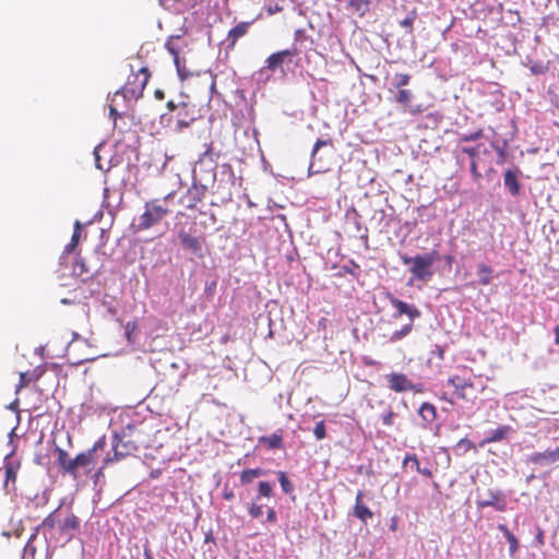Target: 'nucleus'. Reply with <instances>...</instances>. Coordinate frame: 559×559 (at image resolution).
Returning a JSON list of instances; mask_svg holds the SVG:
<instances>
[{
  "instance_id": "nucleus-20",
  "label": "nucleus",
  "mask_w": 559,
  "mask_h": 559,
  "mask_svg": "<svg viewBox=\"0 0 559 559\" xmlns=\"http://www.w3.org/2000/svg\"><path fill=\"white\" fill-rule=\"evenodd\" d=\"M80 526V520L76 515H74L73 513L69 514L63 523L61 524L60 526V531L62 534L69 536V538H71V533L73 531H76Z\"/></svg>"
},
{
  "instance_id": "nucleus-39",
  "label": "nucleus",
  "mask_w": 559,
  "mask_h": 559,
  "mask_svg": "<svg viewBox=\"0 0 559 559\" xmlns=\"http://www.w3.org/2000/svg\"><path fill=\"white\" fill-rule=\"evenodd\" d=\"M490 146L497 152L499 156V163H503L507 157V152L504 148L506 143L503 145H500L498 141H493L491 142Z\"/></svg>"
},
{
  "instance_id": "nucleus-33",
  "label": "nucleus",
  "mask_w": 559,
  "mask_h": 559,
  "mask_svg": "<svg viewBox=\"0 0 559 559\" xmlns=\"http://www.w3.org/2000/svg\"><path fill=\"white\" fill-rule=\"evenodd\" d=\"M159 1V4L168 10V11H174V12H185L183 9L180 7L178 0H158Z\"/></svg>"
},
{
  "instance_id": "nucleus-16",
  "label": "nucleus",
  "mask_w": 559,
  "mask_h": 559,
  "mask_svg": "<svg viewBox=\"0 0 559 559\" xmlns=\"http://www.w3.org/2000/svg\"><path fill=\"white\" fill-rule=\"evenodd\" d=\"M251 24H252V22H240L235 27H233L228 32V36H227V39L229 40L228 46L231 48L235 47L237 40L248 33L249 26Z\"/></svg>"
},
{
  "instance_id": "nucleus-27",
  "label": "nucleus",
  "mask_w": 559,
  "mask_h": 559,
  "mask_svg": "<svg viewBox=\"0 0 559 559\" xmlns=\"http://www.w3.org/2000/svg\"><path fill=\"white\" fill-rule=\"evenodd\" d=\"M412 99H413V93L411 90H407V88L397 90V95L395 98L396 103L401 104L405 108H409Z\"/></svg>"
},
{
  "instance_id": "nucleus-46",
  "label": "nucleus",
  "mask_w": 559,
  "mask_h": 559,
  "mask_svg": "<svg viewBox=\"0 0 559 559\" xmlns=\"http://www.w3.org/2000/svg\"><path fill=\"white\" fill-rule=\"evenodd\" d=\"M413 23H414V17L406 16L404 20H402L400 22V25L404 28H407L409 31V33H412L413 32Z\"/></svg>"
},
{
  "instance_id": "nucleus-19",
  "label": "nucleus",
  "mask_w": 559,
  "mask_h": 559,
  "mask_svg": "<svg viewBox=\"0 0 559 559\" xmlns=\"http://www.w3.org/2000/svg\"><path fill=\"white\" fill-rule=\"evenodd\" d=\"M418 413H419L421 420L426 425H429L437 419V408L431 403H428V402L423 403L419 407Z\"/></svg>"
},
{
  "instance_id": "nucleus-45",
  "label": "nucleus",
  "mask_w": 559,
  "mask_h": 559,
  "mask_svg": "<svg viewBox=\"0 0 559 559\" xmlns=\"http://www.w3.org/2000/svg\"><path fill=\"white\" fill-rule=\"evenodd\" d=\"M395 414L392 409H389L385 414L382 415V423L385 426H392L394 424Z\"/></svg>"
},
{
  "instance_id": "nucleus-31",
  "label": "nucleus",
  "mask_w": 559,
  "mask_h": 559,
  "mask_svg": "<svg viewBox=\"0 0 559 559\" xmlns=\"http://www.w3.org/2000/svg\"><path fill=\"white\" fill-rule=\"evenodd\" d=\"M332 146L333 143L331 140H317V142L314 143V146L312 148V152H311V164H310V167L309 169H311L313 167V164H314V159L317 157V154H318V151L323 147V146Z\"/></svg>"
},
{
  "instance_id": "nucleus-42",
  "label": "nucleus",
  "mask_w": 559,
  "mask_h": 559,
  "mask_svg": "<svg viewBox=\"0 0 559 559\" xmlns=\"http://www.w3.org/2000/svg\"><path fill=\"white\" fill-rule=\"evenodd\" d=\"M272 486L267 481H260L259 483V492L261 496L270 498L272 496Z\"/></svg>"
},
{
  "instance_id": "nucleus-26",
  "label": "nucleus",
  "mask_w": 559,
  "mask_h": 559,
  "mask_svg": "<svg viewBox=\"0 0 559 559\" xmlns=\"http://www.w3.org/2000/svg\"><path fill=\"white\" fill-rule=\"evenodd\" d=\"M264 475V471L261 468H249L245 469L240 474V483L247 485L253 481L254 478Z\"/></svg>"
},
{
  "instance_id": "nucleus-43",
  "label": "nucleus",
  "mask_w": 559,
  "mask_h": 559,
  "mask_svg": "<svg viewBox=\"0 0 559 559\" xmlns=\"http://www.w3.org/2000/svg\"><path fill=\"white\" fill-rule=\"evenodd\" d=\"M248 512L253 519H258L263 514L262 506L252 502L248 508Z\"/></svg>"
},
{
  "instance_id": "nucleus-28",
  "label": "nucleus",
  "mask_w": 559,
  "mask_h": 559,
  "mask_svg": "<svg viewBox=\"0 0 559 559\" xmlns=\"http://www.w3.org/2000/svg\"><path fill=\"white\" fill-rule=\"evenodd\" d=\"M411 81V75L407 73H396L393 78V85L396 90L404 88L408 85Z\"/></svg>"
},
{
  "instance_id": "nucleus-64",
  "label": "nucleus",
  "mask_w": 559,
  "mask_h": 559,
  "mask_svg": "<svg viewBox=\"0 0 559 559\" xmlns=\"http://www.w3.org/2000/svg\"><path fill=\"white\" fill-rule=\"evenodd\" d=\"M35 537H36V534H33V535L31 536V538H29V540H28V543H27V544H31Z\"/></svg>"
},
{
  "instance_id": "nucleus-52",
  "label": "nucleus",
  "mask_w": 559,
  "mask_h": 559,
  "mask_svg": "<svg viewBox=\"0 0 559 559\" xmlns=\"http://www.w3.org/2000/svg\"><path fill=\"white\" fill-rule=\"evenodd\" d=\"M471 171H472V174H473V176H474L475 178H478V177L480 176V175H479V173H478V170H477V163H476V160H475V159H473V160L471 162Z\"/></svg>"
},
{
  "instance_id": "nucleus-18",
  "label": "nucleus",
  "mask_w": 559,
  "mask_h": 559,
  "mask_svg": "<svg viewBox=\"0 0 559 559\" xmlns=\"http://www.w3.org/2000/svg\"><path fill=\"white\" fill-rule=\"evenodd\" d=\"M503 183L513 197L520 193V183L518 180V175L513 170H506L503 175Z\"/></svg>"
},
{
  "instance_id": "nucleus-14",
  "label": "nucleus",
  "mask_w": 559,
  "mask_h": 559,
  "mask_svg": "<svg viewBox=\"0 0 559 559\" xmlns=\"http://www.w3.org/2000/svg\"><path fill=\"white\" fill-rule=\"evenodd\" d=\"M512 428L509 425L500 426L497 429L490 431L488 436L479 442V447H485L489 443L500 442L508 438Z\"/></svg>"
},
{
  "instance_id": "nucleus-12",
  "label": "nucleus",
  "mask_w": 559,
  "mask_h": 559,
  "mask_svg": "<svg viewBox=\"0 0 559 559\" xmlns=\"http://www.w3.org/2000/svg\"><path fill=\"white\" fill-rule=\"evenodd\" d=\"M178 237H179V240H180L182 247L186 250L192 252L197 257H200V258L203 257L202 243L198 237L192 236L185 230H180L178 233Z\"/></svg>"
},
{
  "instance_id": "nucleus-61",
  "label": "nucleus",
  "mask_w": 559,
  "mask_h": 559,
  "mask_svg": "<svg viewBox=\"0 0 559 559\" xmlns=\"http://www.w3.org/2000/svg\"><path fill=\"white\" fill-rule=\"evenodd\" d=\"M421 111H423V109L419 106L409 109L411 114H419Z\"/></svg>"
},
{
  "instance_id": "nucleus-44",
  "label": "nucleus",
  "mask_w": 559,
  "mask_h": 559,
  "mask_svg": "<svg viewBox=\"0 0 559 559\" xmlns=\"http://www.w3.org/2000/svg\"><path fill=\"white\" fill-rule=\"evenodd\" d=\"M481 135H483V130L479 129V130H477L475 132L462 135L461 139H460V142L476 141V140L480 139Z\"/></svg>"
},
{
  "instance_id": "nucleus-9",
  "label": "nucleus",
  "mask_w": 559,
  "mask_h": 559,
  "mask_svg": "<svg viewBox=\"0 0 559 559\" xmlns=\"http://www.w3.org/2000/svg\"><path fill=\"white\" fill-rule=\"evenodd\" d=\"M476 506L478 509L492 507L495 510L502 512L507 509V501L501 491L488 489L485 493H477Z\"/></svg>"
},
{
  "instance_id": "nucleus-58",
  "label": "nucleus",
  "mask_w": 559,
  "mask_h": 559,
  "mask_svg": "<svg viewBox=\"0 0 559 559\" xmlns=\"http://www.w3.org/2000/svg\"><path fill=\"white\" fill-rule=\"evenodd\" d=\"M554 333H555V344L559 345V325L555 326Z\"/></svg>"
},
{
  "instance_id": "nucleus-53",
  "label": "nucleus",
  "mask_w": 559,
  "mask_h": 559,
  "mask_svg": "<svg viewBox=\"0 0 559 559\" xmlns=\"http://www.w3.org/2000/svg\"><path fill=\"white\" fill-rule=\"evenodd\" d=\"M109 115L114 119L115 122L117 121L118 117L120 116L119 112L117 111V109L112 106L109 107Z\"/></svg>"
},
{
  "instance_id": "nucleus-11",
  "label": "nucleus",
  "mask_w": 559,
  "mask_h": 559,
  "mask_svg": "<svg viewBox=\"0 0 559 559\" xmlns=\"http://www.w3.org/2000/svg\"><path fill=\"white\" fill-rule=\"evenodd\" d=\"M559 461V447L535 452L528 455L527 462L534 465L545 466Z\"/></svg>"
},
{
  "instance_id": "nucleus-54",
  "label": "nucleus",
  "mask_w": 559,
  "mask_h": 559,
  "mask_svg": "<svg viewBox=\"0 0 559 559\" xmlns=\"http://www.w3.org/2000/svg\"><path fill=\"white\" fill-rule=\"evenodd\" d=\"M416 472L421 474V475H424V476H426V477H431L432 476V472L429 468H426V467L421 468L419 466V471H416Z\"/></svg>"
},
{
  "instance_id": "nucleus-32",
  "label": "nucleus",
  "mask_w": 559,
  "mask_h": 559,
  "mask_svg": "<svg viewBox=\"0 0 559 559\" xmlns=\"http://www.w3.org/2000/svg\"><path fill=\"white\" fill-rule=\"evenodd\" d=\"M411 467L413 471H419V461L416 454H407L403 460V467Z\"/></svg>"
},
{
  "instance_id": "nucleus-23",
  "label": "nucleus",
  "mask_w": 559,
  "mask_h": 559,
  "mask_svg": "<svg viewBox=\"0 0 559 559\" xmlns=\"http://www.w3.org/2000/svg\"><path fill=\"white\" fill-rule=\"evenodd\" d=\"M115 442L112 443V451L114 455L110 456L109 454L104 460V465H108L109 463H112L114 461H118L127 455L126 451L120 450L121 447V440L118 439V437H115Z\"/></svg>"
},
{
  "instance_id": "nucleus-8",
  "label": "nucleus",
  "mask_w": 559,
  "mask_h": 559,
  "mask_svg": "<svg viewBox=\"0 0 559 559\" xmlns=\"http://www.w3.org/2000/svg\"><path fill=\"white\" fill-rule=\"evenodd\" d=\"M388 388L396 393L406 391H414L415 393L423 392L421 384H415L404 373L392 372L385 376Z\"/></svg>"
},
{
  "instance_id": "nucleus-22",
  "label": "nucleus",
  "mask_w": 559,
  "mask_h": 559,
  "mask_svg": "<svg viewBox=\"0 0 559 559\" xmlns=\"http://www.w3.org/2000/svg\"><path fill=\"white\" fill-rule=\"evenodd\" d=\"M166 48L174 58V62L176 64L177 72H178V75L180 76V79L181 80L188 79L191 75V72L188 69L180 68V58H179L178 51L170 44H167Z\"/></svg>"
},
{
  "instance_id": "nucleus-49",
  "label": "nucleus",
  "mask_w": 559,
  "mask_h": 559,
  "mask_svg": "<svg viewBox=\"0 0 559 559\" xmlns=\"http://www.w3.org/2000/svg\"><path fill=\"white\" fill-rule=\"evenodd\" d=\"M531 71L534 73V74H543L545 73L546 71V67H544L543 64H533L531 67Z\"/></svg>"
},
{
  "instance_id": "nucleus-1",
  "label": "nucleus",
  "mask_w": 559,
  "mask_h": 559,
  "mask_svg": "<svg viewBox=\"0 0 559 559\" xmlns=\"http://www.w3.org/2000/svg\"><path fill=\"white\" fill-rule=\"evenodd\" d=\"M447 384L452 386V394L456 400L467 403H474L486 389L485 384L478 385L474 381L472 369L465 366L457 368V372L448 378Z\"/></svg>"
},
{
  "instance_id": "nucleus-3",
  "label": "nucleus",
  "mask_w": 559,
  "mask_h": 559,
  "mask_svg": "<svg viewBox=\"0 0 559 559\" xmlns=\"http://www.w3.org/2000/svg\"><path fill=\"white\" fill-rule=\"evenodd\" d=\"M402 263L409 266V272L413 278L428 282L433 276L435 272L432 265L438 260V252L431 251L426 254H417L415 257H408L407 254L401 255Z\"/></svg>"
},
{
  "instance_id": "nucleus-48",
  "label": "nucleus",
  "mask_w": 559,
  "mask_h": 559,
  "mask_svg": "<svg viewBox=\"0 0 559 559\" xmlns=\"http://www.w3.org/2000/svg\"><path fill=\"white\" fill-rule=\"evenodd\" d=\"M29 383V379L27 378V374L24 372L20 373V383L17 385V390L26 386Z\"/></svg>"
},
{
  "instance_id": "nucleus-56",
  "label": "nucleus",
  "mask_w": 559,
  "mask_h": 559,
  "mask_svg": "<svg viewBox=\"0 0 559 559\" xmlns=\"http://www.w3.org/2000/svg\"><path fill=\"white\" fill-rule=\"evenodd\" d=\"M498 530L503 533V536L507 537V535L512 534V532L509 531V528L504 524H499Z\"/></svg>"
},
{
  "instance_id": "nucleus-10",
  "label": "nucleus",
  "mask_w": 559,
  "mask_h": 559,
  "mask_svg": "<svg viewBox=\"0 0 559 559\" xmlns=\"http://www.w3.org/2000/svg\"><path fill=\"white\" fill-rule=\"evenodd\" d=\"M206 187L193 183L181 197V203L189 210H194L205 197Z\"/></svg>"
},
{
  "instance_id": "nucleus-4",
  "label": "nucleus",
  "mask_w": 559,
  "mask_h": 559,
  "mask_svg": "<svg viewBox=\"0 0 559 559\" xmlns=\"http://www.w3.org/2000/svg\"><path fill=\"white\" fill-rule=\"evenodd\" d=\"M174 195L173 192L168 193L163 200L153 199L145 203L144 212L139 217L138 229L147 230L154 225L160 223L166 217L170 210L163 204Z\"/></svg>"
},
{
  "instance_id": "nucleus-25",
  "label": "nucleus",
  "mask_w": 559,
  "mask_h": 559,
  "mask_svg": "<svg viewBox=\"0 0 559 559\" xmlns=\"http://www.w3.org/2000/svg\"><path fill=\"white\" fill-rule=\"evenodd\" d=\"M81 231H82V224L80 221H76L74 223V231H73V235L71 237V240L70 242L66 246V249L64 251L67 253H70L72 252L79 245L80 242V237H81Z\"/></svg>"
},
{
  "instance_id": "nucleus-21",
  "label": "nucleus",
  "mask_w": 559,
  "mask_h": 559,
  "mask_svg": "<svg viewBox=\"0 0 559 559\" xmlns=\"http://www.w3.org/2000/svg\"><path fill=\"white\" fill-rule=\"evenodd\" d=\"M492 267L485 264V263H479L477 265V274L479 276V284L483 285V286H487L491 283V280H492Z\"/></svg>"
},
{
  "instance_id": "nucleus-50",
  "label": "nucleus",
  "mask_w": 559,
  "mask_h": 559,
  "mask_svg": "<svg viewBox=\"0 0 559 559\" xmlns=\"http://www.w3.org/2000/svg\"><path fill=\"white\" fill-rule=\"evenodd\" d=\"M223 498L225 500H233L235 498V493L231 489H229L228 487H225L223 490Z\"/></svg>"
},
{
  "instance_id": "nucleus-34",
  "label": "nucleus",
  "mask_w": 559,
  "mask_h": 559,
  "mask_svg": "<svg viewBox=\"0 0 559 559\" xmlns=\"http://www.w3.org/2000/svg\"><path fill=\"white\" fill-rule=\"evenodd\" d=\"M60 510V507L55 510L53 512L49 513L44 520H43V527H47L49 530L53 528L58 522L57 519V512Z\"/></svg>"
},
{
  "instance_id": "nucleus-60",
  "label": "nucleus",
  "mask_w": 559,
  "mask_h": 559,
  "mask_svg": "<svg viewBox=\"0 0 559 559\" xmlns=\"http://www.w3.org/2000/svg\"><path fill=\"white\" fill-rule=\"evenodd\" d=\"M144 559H154L153 556H152V552H151V549L145 547L144 548Z\"/></svg>"
},
{
  "instance_id": "nucleus-15",
  "label": "nucleus",
  "mask_w": 559,
  "mask_h": 559,
  "mask_svg": "<svg viewBox=\"0 0 559 559\" xmlns=\"http://www.w3.org/2000/svg\"><path fill=\"white\" fill-rule=\"evenodd\" d=\"M259 443L269 450H280L284 448L283 430H277L271 436H262L259 438Z\"/></svg>"
},
{
  "instance_id": "nucleus-17",
  "label": "nucleus",
  "mask_w": 559,
  "mask_h": 559,
  "mask_svg": "<svg viewBox=\"0 0 559 559\" xmlns=\"http://www.w3.org/2000/svg\"><path fill=\"white\" fill-rule=\"evenodd\" d=\"M56 451L58 454L57 463H58L59 468L63 473L70 474L74 478V468H70L73 459H70L68 452L61 448H57Z\"/></svg>"
},
{
  "instance_id": "nucleus-62",
  "label": "nucleus",
  "mask_w": 559,
  "mask_h": 559,
  "mask_svg": "<svg viewBox=\"0 0 559 559\" xmlns=\"http://www.w3.org/2000/svg\"><path fill=\"white\" fill-rule=\"evenodd\" d=\"M537 543H538L539 546L544 545L542 532L537 536Z\"/></svg>"
},
{
  "instance_id": "nucleus-57",
  "label": "nucleus",
  "mask_w": 559,
  "mask_h": 559,
  "mask_svg": "<svg viewBox=\"0 0 559 559\" xmlns=\"http://www.w3.org/2000/svg\"><path fill=\"white\" fill-rule=\"evenodd\" d=\"M154 96L156 99L163 100L165 98V93L162 90H155Z\"/></svg>"
},
{
  "instance_id": "nucleus-2",
  "label": "nucleus",
  "mask_w": 559,
  "mask_h": 559,
  "mask_svg": "<svg viewBox=\"0 0 559 559\" xmlns=\"http://www.w3.org/2000/svg\"><path fill=\"white\" fill-rule=\"evenodd\" d=\"M166 107L169 114L163 115L162 120L174 123V130L177 132L189 128L197 120L194 105L187 95H183L177 103L168 100Z\"/></svg>"
},
{
  "instance_id": "nucleus-47",
  "label": "nucleus",
  "mask_w": 559,
  "mask_h": 559,
  "mask_svg": "<svg viewBox=\"0 0 559 559\" xmlns=\"http://www.w3.org/2000/svg\"><path fill=\"white\" fill-rule=\"evenodd\" d=\"M462 151H463V153L467 154L472 158V160L475 159V157L478 154L477 147H474V146L473 147H464Z\"/></svg>"
},
{
  "instance_id": "nucleus-51",
  "label": "nucleus",
  "mask_w": 559,
  "mask_h": 559,
  "mask_svg": "<svg viewBox=\"0 0 559 559\" xmlns=\"http://www.w3.org/2000/svg\"><path fill=\"white\" fill-rule=\"evenodd\" d=\"M276 519H277V516H276L275 510L273 508L269 509L267 515H266L267 522L274 523V522H276Z\"/></svg>"
},
{
  "instance_id": "nucleus-36",
  "label": "nucleus",
  "mask_w": 559,
  "mask_h": 559,
  "mask_svg": "<svg viewBox=\"0 0 559 559\" xmlns=\"http://www.w3.org/2000/svg\"><path fill=\"white\" fill-rule=\"evenodd\" d=\"M73 272L76 275L82 276L84 274L90 273V269L86 265V263L83 261V259H76L74 262V265H73Z\"/></svg>"
},
{
  "instance_id": "nucleus-63",
  "label": "nucleus",
  "mask_w": 559,
  "mask_h": 559,
  "mask_svg": "<svg viewBox=\"0 0 559 559\" xmlns=\"http://www.w3.org/2000/svg\"><path fill=\"white\" fill-rule=\"evenodd\" d=\"M130 325H131V323H128V324H127V332H126V333H127V337H128L129 340H130V336H131Z\"/></svg>"
},
{
  "instance_id": "nucleus-55",
  "label": "nucleus",
  "mask_w": 559,
  "mask_h": 559,
  "mask_svg": "<svg viewBox=\"0 0 559 559\" xmlns=\"http://www.w3.org/2000/svg\"><path fill=\"white\" fill-rule=\"evenodd\" d=\"M212 150H213V147H212V143H211V144H209L206 151L202 154L203 158L209 157L211 160H213Z\"/></svg>"
},
{
  "instance_id": "nucleus-41",
  "label": "nucleus",
  "mask_w": 559,
  "mask_h": 559,
  "mask_svg": "<svg viewBox=\"0 0 559 559\" xmlns=\"http://www.w3.org/2000/svg\"><path fill=\"white\" fill-rule=\"evenodd\" d=\"M180 7L183 9V11H189L198 7L203 2V0H178Z\"/></svg>"
},
{
  "instance_id": "nucleus-35",
  "label": "nucleus",
  "mask_w": 559,
  "mask_h": 559,
  "mask_svg": "<svg viewBox=\"0 0 559 559\" xmlns=\"http://www.w3.org/2000/svg\"><path fill=\"white\" fill-rule=\"evenodd\" d=\"M455 449L462 450L463 453H466L471 450L476 451L475 444L467 438H462L457 441Z\"/></svg>"
},
{
  "instance_id": "nucleus-24",
  "label": "nucleus",
  "mask_w": 559,
  "mask_h": 559,
  "mask_svg": "<svg viewBox=\"0 0 559 559\" xmlns=\"http://www.w3.org/2000/svg\"><path fill=\"white\" fill-rule=\"evenodd\" d=\"M265 63V68L269 71L275 72L282 68L283 63H285V59L282 56H280V53L276 51L266 58Z\"/></svg>"
},
{
  "instance_id": "nucleus-6",
  "label": "nucleus",
  "mask_w": 559,
  "mask_h": 559,
  "mask_svg": "<svg viewBox=\"0 0 559 559\" xmlns=\"http://www.w3.org/2000/svg\"><path fill=\"white\" fill-rule=\"evenodd\" d=\"M151 78L147 68L143 67L133 72L121 88L124 98L139 99L142 97L145 86Z\"/></svg>"
},
{
  "instance_id": "nucleus-7",
  "label": "nucleus",
  "mask_w": 559,
  "mask_h": 559,
  "mask_svg": "<svg viewBox=\"0 0 559 559\" xmlns=\"http://www.w3.org/2000/svg\"><path fill=\"white\" fill-rule=\"evenodd\" d=\"M106 447L105 437L99 438L91 449L79 453L73 460L70 468H74V478L78 477L76 472L80 467H87L95 463L96 452L104 450Z\"/></svg>"
},
{
  "instance_id": "nucleus-59",
  "label": "nucleus",
  "mask_w": 559,
  "mask_h": 559,
  "mask_svg": "<svg viewBox=\"0 0 559 559\" xmlns=\"http://www.w3.org/2000/svg\"><path fill=\"white\" fill-rule=\"evenodd\" d=\"M390 528L392 531H396V528H397V519L395 516L391 519Z\"/></svg>"
},
{
  "instance_id": "nucleus-5",
  "label": "nucleus",
  "mask_w": 559,
  "mask_h": 559,
  "mask_svg": "<svg viewBox=\"0 0 559 559\" xmlns=\"http://www.w3.org/2000/svg\"><path fill=\"white\" fill-rule=\"evenodd\" d=\"M388 298L390 300V304L392 307L396 310V312L393 314L395 319L400 318L401 316H407L411 320L409 323L403 325L400 330L394 331L391 336V342H397L403 340L405 336H407L412 330H413V320L419 318L421 316L420 310L411 304H407L393 295L389 294Z\"/></svg>"
},
{
  "instance_id": "nucleus-29",
  "label": "nucleus",
  "mask_w": 559,
  "mask_h": 559,
  "mask_svg": "<svg viewBox=\"0 0 559 559\" xmlns=\"http://www.w3.org/2000/svg\"><path fill=\"white\" fill-rule=\"evenodd\" d=\"M277 476H278V481L281 484V487H282V490L285 492V493H292L294 491V486L293 484L290 483V480L288 479L287 475L285 472H282L280 471L277 473Z\"/></svg>"
},
{
  "instance_id": "nucleus-30",
  "label": "nucleus",
  "mask_w": 559,
  "mask_h": 559,
  "mask_svg": "<svg viewBox=\"0 0 559 559\" xmlns=\"http://www.w3.org/2000/svg\"><path fill=\"white\" fill-rule=\"evenodd\" d=\"M370 0H349V7L361 15L369 9Z\"/></svg>"
},
{
  "instance_id": "nucleus-13",
  "label": "nucleus",
  "mask_w": 559,
  "mask_h": 559,
  "mask_svg": "<svg viewBox=\"0 0 559 559\" xmlns=\"http://www.w3.org/2000/svg\"><path fill=\"white\" fill-rule=\"evenodd\" d=\"M364 496V491H357L353 513L357 519L366 524L368 520L373 518V513L366 504L362 503Z\"/></svg>"
},
{
  "instance_id": "nucleus-40",
  "label": "nucleus",
  "mask_w": 559,
  "mask_h": 559,
  "mask_svg": "<svg viewBox=\"0 0 559 559\" xmlns=\"http://www.w3.org/2000/svg\"><path fill=\"white\" fill-rule=\"evenodd\" d=\"M506 538L509 543V552L511 556H513L519 549V540L513 533L507 535Z\"/></svg>"
},
{
  "instance_id": "nucleus-38",
  "label": "nucleus",
  "mask_w": 559,
  "mask_h": 559,
  "mask_svg": "<svg viewBox=\"0 0 559 559\" xmlns=\"http://www.w3.org/2000/svg\"><path fill=\"white\" fill-rule=\"evenodd\" d=\"M313 435L317 440H322L326 437L325 424L323 420H320L316 424L313 428Z\"/></svg>"
},
{
  "instance_id": "nucleus-37",
  "label": "nucleus",
  "mask_w": 559,
  "mask_h": 559,
  "mask_svg": "<svg viewBox=\"0 0 559 559\" xmlns=\"http://www.w3.org/2000/svg\"><path fill=\"white\" fill-rule=\"evenodd\" d=\"M277 52L285 59V62H290L293 57L299 55V49L296 45H293L290 48Z\"/></svg>"
}]
</instances>
